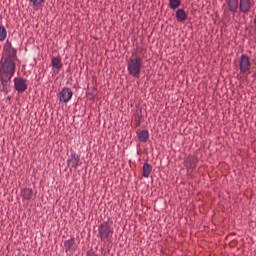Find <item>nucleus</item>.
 Instances as JSON below:
<instances>
[{"label":"nucleus","mask_w":256,"mask_h":256,"mask_svg":"<svg viewBox=\"0 0 256 256\" xmlns=\"http://www.w3.org/2000/svg\"><path fill=\"white\" fill-rule=\"evenodd\" d=\"M17 60V50L13 48L11 42L4 44L2 58L0 60V81L2 91L9 93L11 79L15 75V61Z\"/></svg>","instance_id":"obj_1"},{"label":"nucleus","mask_w":256,"mask_h":256,"mask_svg":"<svg viewBox=\"0 0 256 256\" xmlns=\"http://www.w3.org/2000/svg\"><path fill=\"white\" fill-rule=\"evenodd\" d=\"M141 67H143V62L141 60V57H131L127 64V70L129 75L132 77H135L136 79H139L141 76Z\"/></svg>","instance_id":"obj_2"},{"label":"nucleus","mask_w":256,"mask_h":256,"mask_svg":"<svg viewBox=\"0 0 256 256\" xmlns=\"http://www.w3.org/2000/svg\"><path fill=\"white\" fill-rule=\"evenodd\" d=\"M113 235V228H111V225H109V222H103L98 227V237L101 239V241H105L109 239V237H112Z\"/></svg>","instance_id":"obj_3"},{"label":"nucleus","mask_w":256,"mask_h":256,"mask_svg":"<svg viewBox=\"0 0 256 256\" xmlns=\"http://www.w3.org/2000/svg\"><path fill=\"white\" fill-rule=\"evenodd\" d=\"M240 73H247L251 71V59L249 56L243 54L239 61Z\"/></svg>","instance_id":"obj_4"},{"label":"nucleus","mask_w":256,"mask_h":256,"mask_svg":"<svg viewBox=\"0 0 256 256\" xmlns=\"http://www.w3.org/2000/svg\"><path fill=\"white\" fill-rule=\"evenodd\" d=\"M255 5V2L252 0H239L238 1V9L240 13H244V15H247L249 11H251V8Z\"/></svg>","instance_id":"obj_5"},{"label":"nucleus","mask_w":256,"mask_h":256,"mask_svg":"<svg viewBox=\"0 0 256 256\" xmlns=\"http://www.w3.org/2000/svg\"><path fill=\"white\" fill-rule=\"evenodd\" d=\"M14 89L18 91V93H25L27 91V80L17 77L14 79Z\"/></svg>","instance_id":"obj_6"},{"label":"nucleus","mask_w":256,"mask_h":256,"mask_svg":"<svg viewBox=\"0 0 256 256\" xmlns=\"http://www.w3.org/2000/svg\"><path fill=\"white\" fill-rule=\"evenodd\" d=\"M67 165L71 169H77L81 165V157L77 153H72L67 160Z\"/></svg>","instance_id":"obj_7"},{"label":"nucleus","mask_w":256,"mask_h":256,"mask_svg":"<svg viewBox=\"0 0 256 256\" xmlns=\"http://www.w3.org/2000/svg\"><path fill=\"white\" fill-rule=\"evenodd\" d=\"M71 97H73V90L71 88H64L60 92L59 100L61 103H69Z\"/></svg>","instance_id":"obj_8"},{"label":"nucleus","mask_w":256,"mask_h":256,"mask_svg":"<svg viewBox=\"0 0 256 256\" xmlns=\"http://www.w3.org/2000/svg\"><path fill=\"white\" fill-rule=\"evenodd\" d=\"M185 167L188 171H193L197 167V158L195 156H189L185 161Z\"/></svg>","instance_id":"obj_9"},{"label":"nucleus","mask_w":256,"mask_h":256,"mask_svg":"<svg viewBox=\"0 0 256 256\" xmlns=\"http://www.w3.org/2000/svg\"><path fill=\"white\" fill-rule=\"evenodd\" d=\"M134 125L135 127H141V123L143 121V111L141 109H136L134 114Z\"/></svg>","instance_id":"obj_10"},{"label":"nucleus","mask_w":256,"mask_h":256,"mask_svg":"<svg viewBox=\"0 0 256 256\" xmlns=\"http://www.w3.org/2000/svg\"><path fill=\"white\" fill-rule=\"evenodd\" d=\"M227 5H228V9L230 11V13H236L237 9H239V0H225Z\"/></svg>","instance_id":"obj_11"},{"label":"nucleus","mask_w":256,"mask_h":256,"mask_svg":"<svg viewBox=\"0 0 256 256\" xmlns=\"http://www.w3.org/2000/svg\"><path fill=\"white\" fill-rule=\"evenodd\" d=\"M137 135L141 143H147V141H149V131L140 130V131H137Z\"/></svg>","instance_id":"obj_12"},{"label":"nucleus","mask_w":256,"mask_h":256,"mask_svg":"<svg viewBox=\"0 0 256 256\" xmlns=\"http://www.w3.org/2000/svg\"><path fill=\"white\" fill-rule=\"evenodd\" d=\"M21 197L25 199V201H31L33 199V189L25 188L21 191Z\"/></svg>","instance_id":"obj_13"},{"label":"nucleus","mask_w":256,"mask_h":256,"mask_svg":"<svg viewBox=\"0 0 256 256\" xmlns=\"http://www.w3.org/2000/svg\"><path fill=\"white\" fill-rule=\"evenodd\" d=\"M64 247H65L66 253H69V251L70 252L75 251V238H71L69 240H66L64 242Z\"/></svg>","instance_id":"obj_14"},{"label":"nucleus","mask_w":256,"mask_h":256,"mask_svg":"<svg viewBox=\"0 0 256 256\" xmlns=\"http://www.w3.org/2000/svg\"><path fill=\"white\" fill-rule=\"evenodd\" d=\"M176 18L179 23H184V21H187V12H185V9H178L176 11Z\"/></svg>","instance_id":"obj_15"},{"label":"nucleus","mask_w":256,"mask_h":256,"mask_svg":"<svg viewBox=\"0 0 256 256\" xmlns=\"http://www.w3.org/2000/svg\"><path fill=\"white\" fill-rule=\"evenodd\" d=\"M51 65L53 67V69H57L59 71V69L63 68V63H61V57H53L51 60Z\"/></svg>","instance_id":"obj_16"},{"label":"nucleus","mask_w":256,"mask_h":256,"mask_svg":"<svg viewBox=\"0 0 256 256\" xmlns=\"http://www.w3.org/2000/svg\"><path fill=\"white\" fill-rule=\"evenodd\" d=\"M151 171H153V167L149 163H145L142 170L143 177L148 178L151 175Z\"/></svg>","instance_id":"obj_17"},{"label":"nucleus","mask_w":256,"mask_h":256,"mask_svg":"<svg viewBox=\"0 0 256 256\" xmlns=\"http://www.w3.org/2000/svg\"><path fill=\"white\" fill-rule=\"evenodd\" d=\"M170 9H179L181 7V0H169Z\"/></svg>","instance_id":"obj_18"},{"label":"nucleus","mask_w":256,"mask_h":256,"mask_svg":"<svg viewBox=\"0 0 256 256\" xmlns=\"http://www.w3.org/2000/svg\"><path fill=\"white\" fill-rule=\"evenodd\" d=\"M7 38V30L5 29V26H0V41H5Z\"/></svg>","instance_id":"obj_19"},{"label":"nucleus","mask_w":256,"mask_h":256,"mask_svg":"<svg viewBox=\"0 0 256 256\" xmlns=\"http://www.w3.org/2000/svg\"><path fill=\"white\" fill-rule=\"evenodd\" d=\"M30 3L33 4V7H39L41 3H45V0H30Z\"/></svg>","instance_id":"obj_20"},{"label":"nucleus","mask_w":256,"mask_h":256,"mask_svg":"<svg viewBox=\"0 0 256 256\" xmlns=\"http://www.w3.org/2000/svg\"><path fill=\"white\" fill-rule=\"evenodd\" d=\"M87 256H97V254H95L93 251H88Z\"/></svg>","instance_id":"obj_21"},{"label":"nucleus","mask_w":256,"mask_h":256,"mask_svg":"<svg viewBox=\"0 0 256 256\" xmlns=\"http://www.w3.org/2000/svg\"><path fill=\"white\" fill-rule=\"evenodd\" d=\"M7 100L10 101V100H11V97H8Z\"/></svg>","instance_id":"obj_22"}]
</instances>
